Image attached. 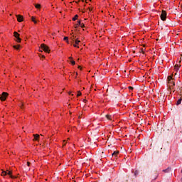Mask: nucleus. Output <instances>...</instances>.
I'll use <instances>...</instances> for the list:
<instances>
[{
  "instance_id": "23",
  "label": "nucleus",
  "mask_w": 182,
  "mask_h": 182,
  "mask_svg": "<svg viewBox=\"0 0 182 182\" xmlns=\"http://www.w3.org/2000/svg\"><path fill=\"white\" fill-rule=\"evenodd\" d=\"M80 26L81 28H85V24H84V23H81V24L80 25Z\"/></svg>"
},
{
  "instance_id": "13",
  "label": "nucleus",
  "mask_w": 182,
  "mask_h": 182,
  "mask_svg": "<svg viewBox=\"0 0 182 182\" xmlns=\"http://www.w3.org/2000/svg\"><path fill=\"white\" fill-rule=\"evenodd\" d=\"M13 48H14V49H19V48H21V46L20 45H18V46H14Z\"/></svg>"
},
{
  "instance_id": "3",
  "label": "nucleus",
  "mask_w": 182,
  "mask_h": 182,
  "mask_svg": "<svg viewBox=\"0 0 182 182\" xmlns=\"http://www.w3.org/2000/svg\"><path fill=\"white\" fill-rule=\"evenodd\" d=\"M6 97H8V92H2V94L0 96V100L2 102H5V100H6Z\"/></svg>"
},
{
  "instance_id": "19",
  "label": "nucleus",
  "mask_w": 182,
  "mask_h": 182,
  "mask_svg": "<svg viewBox=\"0 0 182 182\" xmlns=\"http://www.w3.org/2000/svg\"><path fill=\"white\" fill-rule=\"evenodd\" d=\"M70 63H71L72 65H75V60H70Z\"/></svg>"
},
{
  "instance_id": "8",
  "label": "nucleus",
  "mask_w": 182,
  "mask_h": 182,
  "mask_svg": "<svg viewBox=\"0 0 182 182\" xmlns=\"http://www.w3.org/2000/svg\"><path fill=\"white\" fill-rule=\"evenodd\" d=\"M117 154H119V151H114L112 153V156L113 157H117Z\"/></svg>"
},
{
  "instance_id": "1",
  "label": "nucleus",
  "mask_w": 182,
  "mask_h": 182,
  "mask_svg": "<svg viewBox=\"0 0 182 182\" xmlns=\"http://www.w3.org/2000/svg\"><path fill=\"white\" fill-rule=\"evenodd\" d=\"M1 176H10L11 178H15V176H12V171H3L1 173Z\"/></svg>"
},
{
  "instance_id": "15",
  "label": "nucleus",
  "mask_w": 182,
  "mask_h": 182,
  "mask_svg": "<svg viewBox=\"0 0 182 182\" xmlns=\"http://www.w3.org/2000/svg\"><path fill=\"white\" fill-rule=\"evenodd\" d=\"M77 18H79L78 15H75L73 18V21H76V19H77Z\"/></svg>"
},
{
  "instance_id": "6",
  "label": "nucleus",
  "mask_w": 182,
  "mask_h": 182,
  "mask_svg": "<svg viewBox=\"0 0 182 182\" xmlns=\"http://www.w3.org/2000/svg\"><path fill=\"white\" fill-rule=\"evenodd\" d=\"M18 22H22L23 21V16L21 15H16Z\"/></svg>"
},
{
  "instance_id": "34",
  "label": "nucleus",
  "mask_w": 182,
  "mask_h": 182,
  "mask_svg": "<svg viewBox=\"0 0 182 182\" xmlns=\"http://www.w3.org/2000/svg\"><path fill=\"white\" fill-rule=\"evenodd\" d=\"M41 58H45V55H41Z\"/></svg>"
},
{
  "instance_id": "14",
  "label": "nucleus",
  "mask_w": 182,
  "mask_h": 182,
  "mask_svg": "<svg viewBox=\"0 0 182 182\" xmlns=\"http://www.w3.org/2000/svg\"><path fill=\"white\" fill-rule=\"evenodd\" d=\"M134 174L135 177L138 176H139V171H137V170L135 171Z\"/></svg>"
},
{
  "instance_id": "24",
  "label": "nucleus",
  "mask_w": 182,
  "mask_h": 182,
  "mask_svg": "<svg viewBox=\"0 0 182 182\" xmlns=\"http://www.w3.org/2000/svg\"><path fill=\"white\" fill-rule=\"evenodd\" d=\"M73 46H74V48H79V46H77V44H75H75L73 45Z\"/></svg>"
},
{
  "instance_id": "16",
  "label": "nucleus",
  "mask_w": 182,
  "mask_h": 182,
  "mask_svg": "<svg viewBox=\"0 0 182 182\" xmlns=\"http://www.w3.org/2000/svg\"><path fill=\"white\" fill-rule=\"evenodd\" d=\"M35 7H36L37 9H41V4H35Z\"/></svg>"
},
{
  "instance_id": "4",
  "label": "nucleus",
  "mask_w": 182,
  "mask_h": 182,
  "mask_svg": "<svg viewBox=\"0 0 182 182\" xmlns=\"http://www.w3.org/2000/svg\"><path fill=\"white\" fill-rule=\"evenodd\" d=\"M167 17V13L166 12V11L162 10L161 14V21H166Z\"/></svg>"
},
{
  "instance_id": "31",
  "label": "nucleus",
  "mask_w": 182,
  "mask_h": 182,
  "mask_svg": "<svg viewBox=\"0 0 182 182\" xmlns=\"http://www.w3.org/2000/svg\"><path fill=\"white\" fill-rule=\"evenodd\" d=\"M34 23H37L36 20H34V21H33Z\"/></svg>"
},
{
  "instance_id": "17",
  "label": "nucleus",
  "mask_w": 182,
  "mask_h": 182,
  "mask_svg": "<svg viewBox=\"0 0 182 182\" xmlns=\"http://www.w3.org/2000/svg\"><path fill=\"white\" fill-rule=\"evenodd\" d=\"M106 117L108 120H110L112 119V115H106Z\"/></svg>"
},
{
  "instance_id": "32",
  "label": "nucleus",
  "mask_w": 182,
  "mask_h": 182,
  "mask_svg": "<svg viewBox=\"0 0 182 182\" xmlns=\"http://www.w3.org/2000/svg\"><path fill=\"white\" fill-rule=\"evenodd\" d=\"M77 26H78V24H76L75 26V28H77Z\"/></svg>"
},
{
  "instance_id": "29",
  "label": "nucleus",
  "mask_w": 182,
  "mask_h": 182,
  "mask_svg": "<svg viewBox=\"0 0 182 182\" xmlns=\"http://www.w3.org/2000/svg\"><path fill=\"white\" fill-rule=\"evenodd\" d=\"M73 38H72V41H75V38H76V37H75V36H73Z\"/></svg>"
},
{
  "instance_id": "2",
  "label": "nucleus",
  "mask_w": 182,
  "mask_h": 182,
  "mask_svg": "<svg viewBox=\"0 0 182 182\" xmlns=\"http://www.w3.org/2000/svg\"><path fill=\"white\" fill-rule=\"evenodd\" d=\"M41 49H43V50H44V52H46L47 53H49V52H50V50H49V47L45 44H41Z\"/></svg>"
},
{
  "instance_id": "39",
  "label": "nucleus",
  "mask_w": 182,
  "mask_h": 182,
  "mask_svg": "<svg viewBox=\"0 0 182 182\" xmlns=\"http://www.w3.org/2000/svg\"><path fill=\"white\" fill-rule=\"evenodd\" d=\"M181 181H182V178H181Z\"/></svg>"
},
{
  "instance_id": "5",
  "label": "nucleus",
  "mask_w": 182,
  "mask_h": 182,
  "mask_svg": "<svg viewBox=\"0 0 182 182\" xmlns=\"http://www.w3.org/2000/svg\"><path fill=\"white\" fill-rule=\"evenodd\" d=\"M14 37L16 38V42H18V43H21V38H19V33L18 32L15 31L14 33Z\"/></svg>"
},
{
  "instance_id": "12",
  "label": "nucleus",
  "mask_w": 182,
  "mask_h": 182,
  "mask_svg": "<svg viewBox=\"0 0 182 182\" xmlns=\"http://www.w3.org/2000/svg\"><path fill=\"white\" fill-rule=\"evenodd\" d=\"M173 80V77L171 75L168 76V82Z\"/></svg>"
},
{
  "instance_id": "10",
  "label": "nucleus",
  "mask_w": 182,
  "mask_h": 182,
  "mask_svg": "<svg viewBox=\"0 0 182 182\" xmlns=\"http://www.w3.org/2000/svg\"><path fill=\"white\" fill-rule=\"evenodd\" d=\"M181 100L182 99L180 98L179 100H178L177 102H176V106H178V105H181Z\"/></svg>"
},
{
  "instance_id": "36",
  "label": "nucleus",
  "mask_w": 182,
  "mask_h": 182,
  "mask_svg": "<svg viewBox=\"0 0 182 182\" xmlns=\"http://www.w3.org/2000/svg\"><path fill=\"white\" fill-rule=\"evenodd\" d=\"M76 75L77 76V73H76Z\"/></svg>"
},
{
  "instance_id": "27",
  "label": "nucleus",
  "mask_w": 182,
  "mask_h": 182,
  "mask_svg": "<svg viewBox=\"0 0 182 182\" xmlns=\"http://www.w3.org/2000/svg\"><path fill=\"white\" fill-rule=\"evenodd\" d=\"M27 166L29 167L31 166V162H27Z\"/></svg>"
},
{
  "instance_id": "25",
  "label": "nucleus",
  "mask_w": 182,
  "mask_h": 182,
  "mask_svg": "<svg viewBox=\"0 0 182 182\" xmlns=\"http://www.w3.org/2000/svg\"><path fill=\"white\" fill-rule=\"evenodd\" d=\"M31 20H32L33 22L35 21V17L32 16Z\"/></svg>"
},
{
  "instance_id": "11",
  "label": "nucleus",
  "mask_w": 182,
  "mask_h": 182,
  "mask_svg": "<svg viewBox=\"0 0 182 182\" xmlns=\"http://www.w3.org/2000/svg\"><path fill=\"white\" fill-rule=\"evenodd\" d=\"M180 66H181V65H180V64H176V65H175V69H176V70H178V68H180Z\"/></svg>"
},
{
  "instance_id": "33",
  "label": "nucleus",
  "mask_w": 182,
  "mask_h": 182,
  "mask_svg": "<svg viewBox=\"0 0 182 182\" xmlns=\"http://www.w3.org/2000/svg\"><path fill=\"white\" fill-rule=\"evenodd\" d=\"M69 59H70V60H72L73 58H72V57H70Z\"/></svg>"
},
{
  "instance_id": "21",
  "label": "nucleus",
  "mask_w": 182,
  "mask_h": 182,
  "mask_svg": "<svg viewBox=\"0 0 182 182\" xmlns=\"http://www.w3.org/2000/svg\"><path fill=\"white\" fill-rule=\"evenodd\" d=\"M128 89H129V90L132 91V90H133L134 88H133V87L129 86V87H128Z\"/></svg>"
},
{
  "instance_id": "22",
  "label": "nucleus",
  "mask_w": 182,
  "mask_h": 182,
  "mask_svg": "<svg viewBox=\"0 0 182 182\" xmlns=\"http://www.w3.org/2000/svg\"><path fill=\"white\" fill-rule=\"evenodd\" d=\"M68 39H69L68 37H64V41H67V42H68Z\"/></svg>"
},
{
  "instance_id": "20",
  "label": "nucleus",
  "mask_w": 182,
  "mask_h": 182,
  "mask_svg": "<svg viewBox=\"0 0 182 182\" xmlns=\"http://www.w3.org/2000/svg\"><path fill=\"white\" fill-rule=\"evenodd\" d=\"M81 95H82V92H80V91H78L77 97H78V96H81Z\"/></svg>"
},
{
  "instance_id": "38",
  "label": "nucleus",
  "mask_w": 182,
  "mask_h": 182,
  "mask_svg": "<svg viewBox=\"0 0 182 182\" xmlns=\"http://www.w3.org/2000/svg\"><path fill=\"white\" fill-rule=\"evenodd\" d=\"M181 173H182V169H181Z\"/></svg>"
},
{
  "instance_id": "37",
  "label": "nucleus",
  "mask_w": 182,
  "mask_h": 182,
  "mask_svg": "<svg viewBox=\"0 0 182 182\" xmlns=\"http://www.w3.org/2000/svg\"><path fill=\"white\" fill-rule=\"evenodd\" d=\"M69 95H70V92H69Z\"/></svg>"
},
{
  "instance_id": "26",
  "label": "nucleus",
  "mask_w": 182,
  "mask_h": 182,
  "mask_svg": "<svg viewBox=\"0 0 182 182\" xmlns=\"http://www.w3.org/2000/svg\"><path fill=\"white\" fill-rule=\"evenodd\" d=\"M77 24H78V26H80L82 24V23L80 22V21H79Z\"/></svg>"
},
{
  "instance_id": "18",
  "label": "nucleus",
  "mask_w": 182,
  "mask_h": 182,
  "mask_svg": "<svg viewBox=\"0 0 182 182\" xmlns=\"http://www.w3.org/2000/svg\"><path fill=\"white\" fill-rule=\"evenodd\" d=\"M80 42V41L75 40V45H79Z\"/></svg>"
},
{
  "instance_id": "30",
  "label": "nucleus",
  "mask_w": 182,
  "mask_h": 182,
  "mask_svg": "<svg viewBox=\"0 0 182 182\" xmlns=\"http://www.w3.org/2000/svg\"><path fill=\"white\" fill-rule=\"evenodd\" d=\"M78 69L82 70V68L80 67V65H78Z\"/></svg>"
},
{
  "instance_id": "28",
  "label": "nucleus",
  "mask_w": 182,
  "mask_h": 182,
  "mask_svg": "<svg viewBox=\"0 0 182 182\" xmlns=\"http://www.w3.org/2000/svg\"><path fill=\"white\" fill-rule=\"evenodd\" d=\"M164 171L165 173H168V169H165V170H164Z\"/></svg>"
},
{
  "instance_id": "35",
  "label": "nucleus",
  "mask_w": 182,
  "mask_h": 182,
  "mask_svg": "<svg viewBox=\"0 0 182 182\" xmlns=\"http://www.w3.org/2000/svg\"><path fill=\"white\" fill-rule=\"evenodd\" d=\"M141 52H143V49H141Z\"/></svg>"
},
{
  "instance_id": "7",
  "label": "nucleus",
  "mask_w": 182,
  "mask_h": 182,
  "mask_svg": "<svg viewBox=\"0 0 182 182\" xmlns=\"http://www.w3.org/2000/svg\"><path fill=\"white\" fill-rule=\"evenodd\" d=\"M33 140L38 141L39 140V134H33Z\"/></svg>"
},
{
  "instance_id": "9",
  "label": "nucleus",
  "mask_w": 182,
  "mask_h": 182,
  "mask_svg": "<svg viewBox=\"0 0 182 182\" xmlns=\"http://www.w3.org/2000/svg\"><path fill=\"white\" fill-rule=\"evenodd\" d=\"M168 83L169 85H172V86H174L176 85V83L173 81V80H171V81H168Z\"/></svg>"
}]
</instances>
